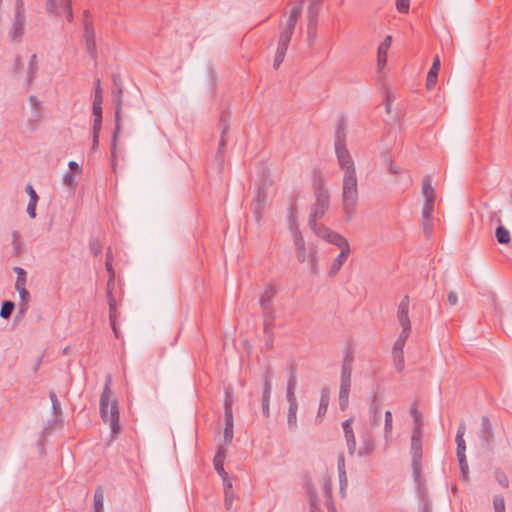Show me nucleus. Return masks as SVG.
Segmentation results:
<instances>
[{
	"mask_svg": "<svg viewBox=\"0 0 512 512\" xmlns=\"http://www.w3.org/2000/svg\"><path fill=\"white\" fill-rule=\"evenodd\" d=\"M335 153L339 166L344 170L343 203L346 212L349 213L355 208L358 199L356 170L346 143L335 144Z\"/></svg>",
	"mask_w": 512,
	"mask_h": 512,
	"instance_id": "f257e3e1",
	"label": "nucleus"
},
{
	"mask_svg": "<svg viewBox=\"0 0 512 512\" xmlns=\"http://www.w3.org/2000/svg\"><path fill=\"white\" fill-rule=\"evenodd\" d=\"M111 375H107L103 391L100 396V415L104 423L109 424L112 439H116L122 432L119 421V407L117 400H113L110 404L112 396L111 391Z\"/></svg>",
	"mask_w": 512,
	"mask_h": 512,
	"instance_id": "f03ea898",
	"label": "nucleus"
},
{
	"mask_svg": "<svg viewBox=\"0 0 512 512\" xmlns=\"http://www.w3.org/2000/svg\"><path fill=\"white\" fill-rule=\"evenodd\" d=\"M311 229L317 237L340 248V253L333 260L328 271L329 277H335L349 257V243L342 235L332 231L328 226H311Z\"/></svg>",
	"mask_w": 512,
	"mask_h": 512,
	"instance_id": "7ed1b4c3",
	"label": "nucleus"
},
{
	"mask_svg": "<svg viewBox=\"0 0 512 512\" xmlns=\"http://www.w3.org/2000/svg\"><path fill=\"white\" fill-rule=\"evenodd\" d=\"M291 233L293 236L295 254L298 262H307L310 273L312 275L319 274V257L318 249L313 244L306 245L302 233L298 226H291Z\"/></svg>",
	"mask_w": 512,
	"mask_h": 512,
	"instance_id": "20e7f679",
	"label": "nucleus"
},
{
	"mask_svg": "<svg viewBox=\"0 0 512 512\" xmlns=\"http://www.w3.org/2000/svg\"><path fill=\"white\" fill-rule=\"evenodd\" d=\"M272 186V181L263 178L257 185L255 196L251 203V209L256 222H260L263 219V213L269 206V189Z\"/></svg>",
	"mask_w": 512,
	"mask_h": 512,
	"instance_id": "39448f33",
	"label": "nucleus"
},
{
	"mask_svg": "<svg viewBox=\"0 0 512 512\" xmlns=\"http://www.w3.org/2000/svg\"><path fill=\"white\" fill-rule=\"evenodd\" d=\"M352 362L353 357L347 354L341 365V379L339 389V407L345 411L349 405V394L351 389V376H352Z\"/></svg>",
	"mask_w": 512,
	"mask_h": 512,
	"instance_id": "423d86ee",
	"label": "nucleus"
},
{
	"mask_svg": "<svg viewBox=\"0 0 512 512\" xmlns=\"http://www.w3.org/2000/svg\"><path fill=\"white\" fill-rule=\"evenodd\" d=\"M411 455L413 478L419 484L422 471V429L419 427H414L412 432Z\"/></svg>",
	"mask_w": 512,
	"mask_h": 512,
	"instance_id": "0eeeda50",
	"label": "nucleus"
},
{
	"mask_svg": "<svg viewBox=\"0 0 512 512\" xmlns=\"http://www.w3.org/2000/svg\"><path fill=\"white\" fill-rule=\"evenodd\" d=\"M315 197L316 201L311 208L308 224H316L318 220L323 218L329 208L330 196L322 183H320L315 189Z\"/></svg>",
	"mask_w": 512,
	"mask_h": 512,
	"instance_id": "6e6552de",
	"label": "nucleus"
},
{
	"mask_svg": "<svg viewBox=\"0 0 512 512\" xmlns=\"http://www.w3.org/2000/svg\"><path fill=\"white\" fill-rule=\"evenodd\" d=\"M46 11L50 14L61 15L66 14L69 22L73 21V11L71 6V0H60L57 4L56 0H47Z\"/></svg>",
	"mask_w": 512,
	"mask_h": 512,
	"instance_id": "1a4fd4ad",
	"label": "nucleus"
},
{
	"mask_svg": "<svg viewBox=\"0 0 512 512\" xmlns=\"http://www.w3.org/2000/svg\"><path fill=\"white\" fill-rule=\"evenodd\" d=\"M84 28V40L86 45V50L92 59L97 58V47L95 40V31L92 20H86L83 22Z\"/></svg>",
	"mask_w": 512,
	"mask_h": 512,
	"instance_id": "9d476101",
	"label": "nucleus"
},
{
	"mask_svg": "<svg viewBox=\"0 0 512 512\" xmlns=\"http://www.w3.org/2000/svg\"><path fill=\"white\" fill-rule=\"evenodd\" d=\"M113 103L115 108V128L112 135L111 152L114 155L116 152L117 139L121 131L122 97L113 95Z\"/></svg>",
	"mask_w": 512,
	"mask_h": 512,
	"instance_id": "9b49d317",
	"label": "nucleus"
},
{
	"mask_svg": "<svg viewBox=\"0 0 512 512\" xmlns=\"http://www.w3.org/2000/svg\"><path fill=\"white\" fill-rule=\"evenodd\" d=\"M230 114L226 111L222 112L219 117V129L221 131L220 141H219V147L216 154V158L222 161L224 149L226 147V134L229 131L230 124H229Z\"/></svg>",
	"mask_w": 512,
	"mask_h": 512,
	"instance_id": "f8f14e48",
	"label": "nucleus"
},
{
	"mask_svg": "<svg viewBox=\"0 0 512 512\" xmlns=\"http://www.w3.org/2000/svg\"><path fill=\"white\" fill-rule=\"evenodd\" d=\"M479 438L482 445L489 448L493 443V431L490 420L487 416L481 418V427L479 430Z\"/></svg>",
	"mask_w": 512,
	"mask_h": 512,
	"instance_id": "ddd939ff",
	"label": "nucleus"
},
{
	"mask_svg": "<svg viewBox=\"0 0 512 512\" xmlns=\"http://www.w3.org/2000/svg\"><path fill=\"white\" fill-rule=\"evenodd\" d=\"M409 304V296L405 295L398 305L397 320L401 327H411V322L409 319Z\"/></svg>",
	"mask_w": 512,
	"mask_h": 512,
	"instance_id": "4468645a",
	"label": "nucleus"
},
{
	"mask_svg": "<svg viewBox=\"0 0 512 512\" xmlns=\"http://www.w3.org/2000/svg\"><path fill=\"white\" fill-rule=\"evenodd\" d=\"M26 16L14 15L12 26L9 30V37L12 41H20L25 32Z\"/></svg>",
	"mask_w": 512,
	"mask_h": 512,
	"instance_id": "2eb2a0df",
	"label": "nucleus"
},
{
	"mask_svg": "<svg viewBox=\"0 0 512 512\" xmlns=\"http://www.w3.org/2000/svg\"><path fill=\"white\" fill-rule=\"evenodd\" d=\"M440 65H441L440 58L438 55H436L433 58V63H432V66L427 74V79H426V88L429 91L433 90L437 84Z\"/></svg>",
	"mask_w": 512,
	"mask_h": 512,
	"instance_id": "dca6fc26",
	"label": "nucleus"
},
{
	"mask_svg": "<svg viewBox=\"0 0 512 512\" xmlns=\"http://www.w3.org/2000/svg\"><path fill=\"white\" fill-rule=\"evenodd\" d=\"M275 295H276V289L274 286L270 285L265 289V291L261 295L260 301H259L262 311L274 310L272 302H273Z\"/></svg>",
	"mask_w": 512,
	"mask_h": 512,
	"instance_id": "f3484780",
	"label": "nucleus"
},
{
	"mask_svg": "<svg viewBox=\"0 0 512 512\" xmlns=\"http://www.w3.org/2000/svg\"><path fill=\"white\" fill-rule=\"evenodd\" d=\"M392 37L386 36L383 42L378 47V55H377V66L378 70H381L387 62V52L391 46Z\"/></svg>",
	"mask_w": 512,
	"mask_h": 512,
	"instance_id": "a211bd4d",
	"label": "nucleus"
},
{
	"mask_svg": "<svg viewBox=\"0 0 512 512\" xmlns=\"http://www.w3.org/2000/svg\"><path fill=\"white\" fill-rule=\"evenodd\" d=\"M351 423H352V420L347 419L343 422L342 427H343L344 435L346 438L348 452H349V454L352 455L356 448V441H355V436H354V432H353Z\"/></svg>",
	"mask_w": 512,
	"mask_h": 512,
	"instance_id": "6ab92c4d",
	"label": "nucleus"
},
{
	"mask_svg": "<svg viewBox=\"0 0 512 512\" xmlns=\"http://www.w3.org/2000/svg\"><path fill=\"white\" fill-rule=\"evenodd\" d=\"M465 431H466V423H465V421L462 420L458 426L456 439H455L456 444H457V448H456V456L457 457L466 456L465 455L466 443L464 440Z\"/></svg>",
	"mask_w": 512,
	"mask_h": 512,
	"instance_id": "aec40b11",
	"label": "nucleus"
},
{
	"mask_svg": "<svg viewBox=\"0 0 512 512\" xmlns=\"http://www.w3.org/2000/svg\"><path fill=\"white\" fill-rule=\"evenodd\" d=\"M422 193L424 196V201L435 202L436 193L432 186L430 176H425L422 181Z\"/></svg>",
	"mask_w": 512,
	"mask_h": 512,
	"instance_id": "412c9836",
	"label": "nucleus"
},
{
	"mask_svg": "<svg viewBox=\"0 0 512 512\" xmlns=\"http://www.w3.org/2000/svg\"><path fill=\"white\" fill-rule=\"evenodd\" d=\"M263 314V331L266 336H272L275 321V311H262Z\"/></svg>",
	"mask_w": 512,
	"mask_h": 512,
	"instance_id": "4be33fe9",
	"label": "nucleus"
},
{
	"mask_svg": "<svg viewBox=\"0 0 512 512\" xmlns=\"http://www.w3.org/2000/svg\"><path fill=\"white\" fill-rule=\"evenodd\" d=\"M224 459H225V449L223 447H219L216 452V455L214 456V459H213L214 468L219 476H225L227 473L223 467Z\"/></svg>",
	"mask_w": 512,
	"mask_h": 512,
	"instance_id": "5701e85b",
	"label": "nucleus"
},
{
	"mask_svg": "<svg viewBox=\"0 0 512 512\" xmlns=\"http://www.w3.org/2000/svg\"><path fill=\"white\" fill-rule=\"evenodd\" d=\"M293 31L294 30H291L290 28L286 27L283 29V31L279 35L277 50L287 52L289 43L291 41V37L293 35Z\"/></svg>",
	"mask_w": 512,
	"mask_h": 512,
	"instance_id": "b1692460",
	"label": "nucleus"
},
{
	"mask_svg": "<svg viewBox=\"0 0 512 512\" xmlns=\"http://www.w3.org/2000/svg\"><path fill=\"white\" fill-rule=\"evenodd\" d=\"M346 121L344 117H340L337 121L335 131V144L346 143Z\"/></svg>",
	"mask_w": 512,
	"mask_h": 512,
	"instance_id": "393cba45",
	"label": "nucleus"
},
{
	"mask_svg": "<svg viewBox=\"0 0 512 512\" xmlns=\"http://www.w3.org/2000/svg\"><path fill=\"white\" fill-rule=\"evenodd\" d=\"M329 399V390L327 388H323L321 390V397L316 419H321L326 414L329 405Z\"/></svg>",
	"mask_w": 512,
	"mask_h": 512,
	"instance_id": "a878e982",
	"label": "nucleus"
},
{
	"mask_svg": "<svg viewBox=\"0 0 512 512\" xmlns=\"http://www.w3.org/2000/svg\"><path fill=\"white\" fill-rule=\"evenodd\" d=\"M38 69H39V67H38V62H37V55L33 54L30 57L28 69H27V84L28 85H30L37 77Z\"/></svg>",
	"mask_w": 512,
	"mask_h": 512,
	"instance_id": "bb28decb",
	"label": "nucleus"
},
{
	"mask_svg": "<svg viewBox=\"0 0 512 512\" xmlns=\"http://www.w3.org/2000/svg\"><path fill=\"white\" fill-rule=\"evenodd\" d=\"M302 2L303 1L301 0L300 3L297 6L292 8V10L290 12V15H289V18L287 20L286 28H290L291 30L295 29L296 23H297L298 19L301 16Z\"/></svg>",
	"mask_w": 512,
	"mask_h": 512,
	"instance_id": "cd10ccee",
	"label": "nucleus"
},
{
	"mask_svg": "<svg viewBox=\"0 0 512 512\" xmlns=\"http://www.w3.org/2000/svg\"><path fill=\"white\" fill-rule=\"evenodd\" d=\"M272 389L269 387H263L262 398H261V407L262 414L264 417L268 418L270 416V398H271Z\"/></svg>",
	"mask_w": 512,
	"mask_h": 512,
	"instance_id": "c85d7f7f",
	"label": "nucleus"
},
{
	"mask_svg": "<svg viewBox=\"0 0 512 512\" xmlns=\"http://www.w3.org/2000/svg\"><path fill=\"white\" fill-rule=\"evenodd\" d=\"M297 411L298 405L288 407L287 424L290 431H295L298 427L297 424Z\"/></svg>",
	"mask_w": 512,
	"mask_h": 512,
	"instance_id": "c756f323",
	"label": "nucleus"
},
{
	"mask_svg": "<svg viewBox=\"0 0 512 512\" xmlns=\"http://www.w3.org/2000/svg\"><path fill=\"white\" fill-rule=\"evenodd\" d=\"M306 488H307V493H308L309 499H310V511L316 512V510H319L318 495H317L316 489L309 482L306 483Z\"/></svg>",
	"mask_w": 512,
	"mask_h": 512,
	"instance_id": "7c9ffc66",
	"label": "nucleus"
},
{
	"mask_svg": "<svg viewBox=\"0 0 512 512\" xmlns=\"http://www.w3.org/2000/svg\"><path fill=\"white\" fill-rule=\"evenodd\" d=\"M104 510V496L101 487H98L94 494L93 509L91 512H103Z\"/></svg>",
	"mask_w": 512,
	"mask_h": 512,
	"instance_id": "2f4dec72",
	"label": "nucleus"
},
{
	"mask_svg": "<svg viewBox=\"0 0 512 512\" xmlns=\"http://www.w3.org/2000/svg\"><path fill=\"white\" fill-rule=\"evenodd\" d=\"M370 413L372 415V425L376 426L380 423V403L378 402L377 398L374 397L372 400V403L370 405Z\"/></svg>",
	"mask_w": 512,
	"mask_h": 512,
	"instance_id": "473e14b6",
	"label": "nucleus"
},
{
	"mask_svg": "<svg viewBox=\"0 0 512 512\" xmlns=\"http://www.w3.org/2000/svg\"><path fill=\"white\" fill-rule=\"evenodd\" d=\"M107 296H108V304H109V319H110L111 326L115 332V335L117 336V330L115 328V320H114L116 302H115V299H114L111 291H108Z\"/></svg>",
	"mask_w": 512,
	"mask_h": 512,
	"instance_id": "72a5a7b5",
	"label": "nucleus"
},
{
	"mask_svg": "<svg viewBox=\"0 0 512 512\" xmlns=\"http://www.w3.org/2000/svg\"><path fill=\"white\" fill-rule=\"evenodd\" d=\"M495 236L500 244H508L510 242V232L505 226H497Z\"/></svg>",
	"mask_w": 512,
	"mask_h": 512,
	"instance_id": "f704fd0d",
	"label": "nucleus"
},
{
	"mask_svg": "<svg viewBox=\"0 0 512 512\" xmlns=\"http://www.w3.org/2000/svg\"><path fill=\"white\" fill-rule=\"evenodd\" d=\"M321 8L308 7L307 9V26L318 25V15Z\"/></svg>",
	"mask_w": 512,
	"mask_h": 512,
	"instance_id": "c9c22d12",
	"label": "nucleus"
},
{
	"mask_svg": "<svg viewBox=\"0 0 512 512\" xmlns=\"http://www.w3.org/2000/svg\"><path fill=\"white\" fill-rule=\"evenodd\" d=\"M14 308H15V304L12 301H9V300L3 301L2 305H1L0 316L3 319H6V320L9 319Z\"/></svg>",
	"mask_w": 512,
	"mask_h": 512,
	"instance_id": "e433bc0d",
	"label": "nucleus"
},
{
	"mask_svg": "<svg viewBox=\"0 0 512 512\" xmlns=\"http://www.w3.org/2000/svg\"><path fill=\"white\" fill-rule=\"evenodd\" d=\"M17 291L20 297V311L21 313H25L30 301V294L26 288L18 289Z\"/></svg>",
	"mask_w": 512,
	"mask_h": 512,
	"instance_id": "4c0bfd02",
	"label": "nucleus"
},
{
	"mask_svg": "<svg viewBox=\"0 0 512 512\" xmlns=\"http://www.w3.org/2000/svg\"><path fill=\"white\" fill-rule=\"evenodd\" d=\"M434 210V202H427L424 201V205L422 208V218L424 222H431L433 221L432 213Z\"/></svg>",
	"mask_w": 512,
	"mask_h": 512,
	"instance_id": "58836bf2",
	"label": "nucleus"
},
{
	"mask_svg": "<svg viewBox=\"0 0 512 512\" xmlns=\"http://www.w3.org/2000/svg\"><path fill=\"white\" fill-rule=\"evenodd\" d=\"M288 221L289 224H296L297 222V201L294 197H291L290 200Z\"/></svg>",
	"mask_w": 512,
	"mask_h": 512,
	"instance_id": "ea45409f",
	"label": "nucleus"
},
{
	"mask_svg": "<svg viewBox=\"0 0 512 512\" xmlns=\"http://www.w3.org/2000/svg\"><path fill=\"white\" fill-rule=\"evenodd\" d=\"M89 248L94 256H98L102 250V243L98 238L91 237L89 241Z\"/></svg>",
	"mask_w": 512,
	"mask_h": 512,
	"instance_id": "a19ab883",
	"label": "nucleus"
},
{
	"mask_svg": "<svg viewBox=\"0 0 512 512\" xmlns=\"http://www.w3.org/2000/svg\"><path fill=\"white\" fill-rule=\"evenodd\" d=\"M394 365L398 372H402L404 370V354L403 353H392Z\"/></svg>",
	"mask_w": 512,
	"mask_h": 512,
	"instance_id": "79ce46f5",
	"label": "nucleus"
},
{
	"mask_svg": "<svg viewBox=\"0 0 512 512\" xmlns=\"http://www.w3.org/2000/svg\"><path fill=\"white\" fill-rule=\"evenodd\" d=\"M374 450V444L371 440H365L363 447H361L358 451L359 456H368Z\"/></svg>",
	"mask_w": 512,
	"mask_h": 512,
	"instance_id": "37998d69",
	"label": "nucleus"
},
{
	"mask_svg": "<svg viewBox=\"0 0 512 512\" xmlns=\"http://www.w3.org/2000/svg\"><path fill=\"white\" fill-rule=\"evenodd\" d=\"M225 425L227 426H233V415H232V409H231V403L229 402L228 398L225 400Z\"/></svg>",
	"mask_w": 512,
	"mask_h": 512,
	"instance_id": "c03bdc74",
	"label": "nucleus"
},
{
	"mask_svg": "<svg viewBox=\"0 0 512 512\" xmlns=\"http://www.w3.org/2000/svg\"><path fill=\"white\" fill-rule=\"evenodd\" d=\"M457 460L459 463L460 472H461L463 478L466 479L468 476V472H469V466L467 463L466 456L457 457Z\"/></svg>",
	"mask_w": 512,
	"mask_h": 512,
	"instance_id": "a18cd8bd",
	"label": "nucleus"
},
{
	"mask_svg": "<svg viewBox=\"0 0 512 512\" xmlns=\"http://www.w3.org/2000/svg\"><path fill=\"white\" fill-rule=\"evenodd\" d=\"M392 422H393V418H392V413L391 411L387 410L385 412V438H388L389 435H391V432H392Z\"/></svg>",
	"mask_w": 512,
	"mask_h": 512,
	"instance_id": "49530a36",
	"label": "nucleus"
},
{
	"mask_svg": "<svg viewBox=\"0 0 512 512\" xmlns=\"http://www.w3.org/2000/svg\"><path fill=\"white\" fill-rule=\"evenodd\" d=\"M317 37V26H307V42L313 46Z\"/></svg>",
	"mask_w": 512,
	"mask_h": 512,
	"instance_id": "de8ad7c7",
	"label": "nucleus"
},
{
	"mask_svg": "<svg viewBox=\"0 0 512 512\" xmlns=\"http://www.w3.org/2000/svg\"><path fill=\"white\" fill-rule=\"evenodd\" d=\"M272 376V368L268 366L263 374V387H269V389H272Z\"/></svg>",
	"mask_w": 512,
	"mask_h": 512,
	"instance_id": "09e8293b",
	"label": "nucleus"
},
{
	"mask_svg": "<svg viewBox=\"0 0 512 512\" xmlns=\"http://www.w3.org/2000/svg\"><path fill=\"white\" fill-rule=\"evenodd\" d=\"M95 84L96 85H95L93 103L102 104L103 96H102V88L100 86V79H96V83Z\"/></svg>",
	"mask_w": 512,
	"mask_h": 512,
	"instance_id": "8fccbe9b",
	"label": "nucleus"
},
{
	"mask_svg": "<svg viewBox=\"0 0 512 512\" xmlns=\"http://www.w3.org/2000/svg\"><path fill=\"white\" fill-rule=\"evenodd\" d=\"M323 492H324V496L327 499V501L329 503H332L331 502V498H332V484H331V481L329 479H324V481H323Z\"/></svg>",
	"mask_w": 512,
	"mask_h": 512,
	"instance_id": "3c124183",
	"label": "nucleus"
},
{
	"mask_svg": "<svg viewBox=\"0 0 512 512\" xmlns=\"http://www.w3.org/2000/svg\"><path fill=\"white\" fill-rule=\"evenodd\" d=\"M382 156L384 158L385 163L387 164L389 172L392 173V174H398L399 173V169H398V167H396L394 162L391 160L389 154L388 153H383Z\"/></svg>",
	"mask_w": 512,
	"mask_h": 512,
	"instance_id": "603ef678",
	"label": "nucleus"
},
{
	"mask_svg": "<svg viewBox=\"0 0 512 512\" xmlns=\"http://www.w3.org/2000/svg\"><path fill=\"white\" fill-rule=\"evenodd\" d=\"M410 412L414 420V427H419L422 429L421 414L418 412L415 404L412 405Z\"/></svg>",
	"mask_w": 512,
	"mask_h": 512,
	"instance_id": "864d4df0",
	"label": "nucleus"
},
{
	"mask_svg": "<svg viewBox=\"0 0 512 512\" xmlns=\"http://www.w3.org/2000/svg\"><path fill=\"white\" fill-rule=\"evenodd\" d=\"M493 504L495 512H505V502L503 497L495 496Z\"/></svg>",
	"mask_w": 512,
	"mask_h": 512,
	"instance_id": "5fc2aeb1",
	"label": "nucleus"
},
{
	"mask_svg": "<svg viewBox=\"0 0 512 512\" xmlns=\"http://www.w3.org/2000/svg\"><path fill=\"white\" fill-rule=\"evenodd\" d=\"M224 505L227 510H230L233 505L234 500V492L233 491H224Z\"/></svg>",
	"mask_w": 512,
	"mask_h": 512,
	"instance_id": "6e6d98bb",
	"label": "nucleus"
},
{
	"mask_svg": "<svg viewBox=\"0 0 512 512\" xmlns=\"http://www.w3.org/2000/svg\"><path fill=\"white\" fill-rule=\"evenodd\" d=\"M396 7L400 13H407L409 11V0H396Z\"/></svg>",
	"mask_w": 512,
	"mask_h": 512,
	"instance_id": "4d7b16f0",
	"label": "nucleus"
},
{
	"mask_svg": "<svg viewBox=\"0 0 512 512\" xmlns=\"http://www.w3.org/2000/svg\"><path fill=\"white\" fill-rule=\"evenodd\" d=\"M285 55H286L285 51H281V50L276 51V55H275L274 62H273V67L275 69H278L279 66L281 65V63L284 61Z\"/></svg>",
	"mask_w": 512,
	"mask_h": 512,
	"instance_id": "13d9d810",
	"label": "nucleus"
},
{
	"mask_svg": "<svg viewBox=\"0 0 512 512\" xmlns=\"http://www.w3.org/2000/svg\"><path fill=\"white\" fill-rule=\"evenodd\" d=\"M297 386V377L296 372L294 370L291 371L288 381H287V388L289 390H295Z\"/></svg>",
	"mask_w": 512,
	"mask_h": 512,
	"instance_id": "bf43d9fd",
	"label": "nucleus"
},
{
	"mask_svg": "<svg viewBox=\"0 0 512 512\" xmlns=\"http://www.w3.org/2000/svg\"><path fill=\"white\" fill-rule=\"evenodd\" d=\"M25 191L29 195V201L38 202L39 197L31 184L26 186Z\"/></svg>",
	"mask_w": 512,
	"mask_h": 512,
	"instance_id": "052dcab7",
	"label": "nucleus"
},
{
	"mask_svg": "<svg viewBox=\"0 0 512 512\" xmlns=\"http://www.w3.org/2000/svg\"><path fill=\"white\" fill-rule=\"evenodd\" d=\"M63 182L66 186L70 187V188H73L76 186V182H75V179H74V176L72 175L71 172H67L64 176H63Z\"/></svg>",
	"mask_w": 512,
	"mask_h": 512,
	"instance_id": "680f3d73",
	"label": "nucleus"
},
{
	"mask_svg": "<svg viewBox=\"0 0 512 512\" xmlns=\"http://www.w3.org/2000/svg\"><path fill=\"white\" fill-rule=\"evenodd\" d=\"M15 15L25 16V7L23 0H15Z\"/></svg>",
	"mask_w": 512,
	"mask_h": 512,
	"instance_id": "e2e57ef3",
	"label": "nucleus"
},
{
	"mask_svg": "<svg viewBox=\"0 0 512 512\" xmlns=\"http://www.w3.org/2000/svg\"><path fill=\"white\" fill-rule=\"evenodd\" d=\"M286 398L289 403V406L298 405L296 396H295V390H289L286 389Z\"/></svg>",
	"mask_w": 512,
	"mask_h": 512,
	"instance_id": "0e129e2a",
	"label": "nucleus"
},
{
	"mask_svg": "<svg viewBox=\"0 0 512 512\" xmlns=\"http://www.w3.org/2000/svg\"><path fill=\"white\" fill-rule=\"evenodd\" d=\"M102 128V118H94L92 135H99Z\"/></svg>",
	"mask_w": 512,
	"mask_h": 512,
	"instance_id": "69168bd1",
	"label": "nucleus"
},
{
	"mask_svg": "<svg viewBox=\"0 0 512 512\" xmlns=\"http://www.w3.org/2000/svg\"><path fill=\"white\" fill-rule=\"evenodd\" d=\"M23 69V62L21 57L18 55L15 57L14 63H13V71L15 74H18Z\"/></svg>",
	"mask_w": 512,
	"mask_h": 512,
	"instance_id": "338daca9",
	"label": "nucleus"
},
{
	"mask_svg": "<svg viewBox=\"0 0 512 512\" xmlns=\"http://www.w3.org/2000/svg\"><path fill=\"white\" fill-rule=\"evenodd\" d=\"M405 343L402 341V339H396L392 353H403Z\"/></svg>",
	"mask_w": 512,
	"mask_h": 512,
	"instance_id": "774afa93",
	"label": "nucleus"
}]
</instances>
